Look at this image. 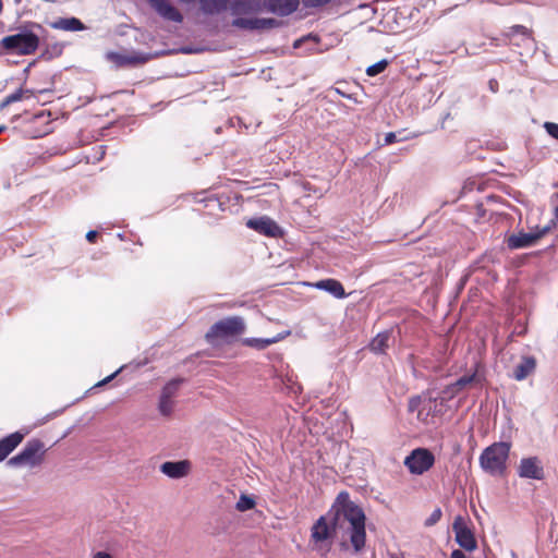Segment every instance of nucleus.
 <instances>
[{"mask_svg":"<svg viewBox=\"0 0 558 558\" xmlns=\"http://www.w3.org/2000/svg\"><path fill=\"white\" fill-rule=\"evenodd\" d=\"M328 518L338 531L349 536L355 553H360L365 547V513L362 508L349 499L347 493L338 495L328 512Z\"/></svg>","mask_w":558,"mask_h":558,"instance_id":"1","label":"nucleus"},{"mask_svg":"<svg viewBox=\"0 0 558 558\" xmlns=\"http://www.w3.org/2000/svg\"><path fill=\"white\" fill-rule=\"evenodd\" d=\"M260 0H233L230 5L231 14L234 17L232 25L236 28L255 31L271 28L278 25L275 19L251 17L260 11Z\"/></svg>","mask_w":558,"mask_h":558,"instance_id":"2","label":"nucleus"},{"mask_svg":"<svg viewBox=\"0 0 558 558\" xmlns=\"http://www.w3.org/2000/svg\"><path fill=\"white\" fill-rule=\"evenodd\" d=\"M510 448L509 442H494L481 453V468L493 476L502 475L507 469Z\"/></svg>","mask_w":558,"mask_h":558,"instance_id":"3","label":"nucleus"},{"mask_svg":"<svg viewBox=\"0 0 558 558\" xmlns=\"http://www.w3.org/2000/svg\"><path fill=\"white\" fill-rule=\"evenodd\" d=\"M0 44L12 53L27 56L37 50L39 37L33 31L24 29L17 34L4 37Z\"/></svg>","mask_w":558,"mask_h":558,"instance_id":"4","label":"nucleus"},{"mask_svg":"<svg viewBox=\"0 0 558 558\" xmlns=\"http://www.w3.org/2000/svg\"><path fill=\"white\" fill-rule=\"evenodd\" d=\"M337 530L331 521H328L327 517H320L311 530V542L313 543L314 550L322 556L327 555L331 548V539Z\"/></svg>","mask_w":558,"mask_h":558,"instance_id":"5","label":"nucleus"},{"mask_svg":"<svg viewBox=\"0 0 558 558\" xmlns=\"http://www.w3.org/2000/svg\"><path fill=\"white\" fill-rule=\"evenodd\" d=\"M45 457V446L39 439H32L27 441L23 450L12 457L8 461V465L13 468L27 466L36 468L41 464Z\"/></svg>","mask_w":558,"mask_h":558,"instance_id":"6","label":"nucleus"},{"mask_svg":"<svg viewBox=\"0 0 558 558\" xmlns=\"http://www.w3.org/2000/svg\"><path fill=\"white\" fill-rule=\"evenodd\" d=\"M246 325L242 317L232 316L215 323L206 333V339L209 342L216 339H225L242 335L245 331Z\"/></svg>","mask_w":558,"mask_h":558,"instance_id":"7","label":"nucleus"},{"mask_svg":"<svg viewBox=\"0 0 558 558\" xmlns=\"http://www.w3.org/2000/svg\"><path fill=\"white\" fill-rule=\"evenodd\" d=\"M435 462L434 454L425 448L414 449L404 460V465L412 474L421 475L428 471Z\"/></svg>","mask_w":558,"mask_h":558,"instance_id":"8","label":"nucleus"},{"mask_svg":"<svg viewBox=\"0 0 558 558\" xmlns=\"http://www.w3.org/2000/svg\"><path fill=\"white\" fill-rule=\"evenodd\" d=\"M452 530L456 535V542L460 545V547L468 551H473L476 549L477 542L466 518L457 515L452 523Z\"/></svg>","mask_w":558,"mask_h":558,"instance_id":"9","label":"nucleus"},{"mask_svg":"<svg viewBox=\"0 0 558 558\" xmlns=\"http://www.w3.org/2000/svg\"><path fill=\"white\" fill-rule=\"evenodd\" d=\"M441 403H438L433 398H422L420 396L413 397L409 401V411L417 412V418L423 423H429L440 410L438 409Z\"/></svg>","mask_w":558,"mask_h":558,"instance_id":"10","label":"nucleus"},{"mask_svg":"<svg viewBox=\"0 0 558 558\" xmlns=\"http://www.w3.org/2000/svg\"><path fill=\"white\" fill-rule=\"evenodd\" d=\"M181 379L170 380L161 390L158 410L161 415L170 416L174 409V398L179 391Z\"/></svg>","mask_w":558,"mask_h":558,"instance_id":"11","label":"nucleus"},{"mask_svg":"<svg viewBox=\"0 0 558 558\" xmlns=\"http://www.w3.org/2000/svg\"><path fill=\"white\" fill-rule=\"evenodd\" d=\"M518 475L522 478L543 480L544 466L539 458H522L517 468Z\"/></svg>","mask_w":558,"mask_h":558,"instance_id":"12","label":"nucleus"},{"mask_svg":"<svg viewBox=\"0 0 558 558\" xmlns=\"http://www.w3.org/2000/svg\"><path fill=\"white\" fill-rule=\"evenodd\" d=\"M547 231L548 228L546 227L542 230L512 234L507 240L508 247L511 250H518L533 246L545 233H547Z\"/></svg>","mask_w":558,"mask_h":558,"instance_id":"13","label":"nucleus"},{"mask_svg":"<svg viewBox=\"0 0 558 558\" xmlns=\"http://www.w3.org/2000/svg\"><path fill=\"white\" fill-rule=\"evenodd\" d=\"M485 380L483 368L476 364L470 374H464L456 380V387L460 392L470 390L472 388L482 387Z\"/></svg>","mask_w":558,"mask_h":558,"instance_id":"14","label":"nucleus"},{"mask_svg":"<svg viewBox=\"0 0 558 558\" xmlns=\"http://www.w3.org/2000/svg\"><path fill=\"white\" fill-rule=\"evenodd\" d=\"M151 8L165 20L180 23L183 20L180 11L169 0H147Z\"/></svg>","mask_w":558,"mask_h":558,"instance_id":"15","label":"nucleus"},{"mask_svg":"<svg viewBox=\"0 0 558 558\" xmlns=\"http://www.w3.org/2000/svg\"><path fill=\"white\" fill-rule=\"evenodd\" d=\"M246 226L262 234L276 236L280 229L277 223L268 217H259L247 220Z\"/></svg>","mask_w":558,"mask_h":558,"instance_id":"16","label":"nucleus"},{"mask_svg":"<svg viewBox=\"0 0 558 558\" xmlns=\"http://www.w3.org/2000/svg\"><path fill=\"white\" fill-rule=\"evenodd\" d=\"M265 4L270 12L287 16L298 9L300 0H265Z\"/></svg>","mask_w":558,"mask_h":558,"instance_id":"17","label":"nucleus"},{"mask_svg":"<svg viewBox=\"0 0 558 558\" xmlns=\"http://www.w3.org/2000/svg\"><path fill=\"white\" fill-rule=\"evenodd\" d=\"M190 470V463L187 461H177V462H165L160 466V471L171 477V478H181L187 475Z\"/></svg>","mask_w":558,"mask_h":558,"instance_id":"18","label":"nucleus"},{"mask_svg":"<svg viewBox=\"0 0 558 558\" xmlns=\"http://www.w3.org/2000/svg\"><path fill=\"white\" fill-rule=\"evenodd\" d=\"M24 434L15 432L0 440V462L22 442Z\"/></svg>","mask_w":558,"mask_h":558,"instance_id":"19","label":"nucleus"},{"mask_svg":"<svg viewBox=\"0 0 558 558\" xmlns=\"http://www.w3.org/2000/svg\"><path fill=\"white\" fill-rule=\"evenodd\" d=\"M290 335V331H284L282 333H278L276 337L272 338H245L242 340V343L244 345L257 349V350H264L270 344L277 343L281 340H283L287 336Z\"/></svg>","mask_w":558,"mask_h":558,"instance_id":"20","label":"nucleus"},{"mask_svg":"<svg viewBox=\"0 0 558 558\" xmlns=\"http://www.w3.org/2000/svg\"><path fill=\"white\" fill-rule=\"evenodd\" d=\"M536 366V361L532 356H524L520 363L513 368V377L517 380H523L531 375Z\"/></svg>","mask_w":558,"mask_h":558,"instance_id":"21","label":"nucleus"},{"mask_svg":"<svg viewBox=\"0 0 558 558\" xmlns=\"http://www.w3.org/2000/svg\"><path fill=\"white\" fill-rule=\"evenodd\" d=\"M315 287L319 290H324L332 294L335 298L338 299H342L345 296L343 286L338 280L335 279H325L317 281L315 283Z\"/></svg>","mask_w":558,"mask_h":558,"instance_id":"22","label":"nucleus"},{"mask_svg":"<svg viewBox=\"0 0 558 558\" xmlns=\"http://www.w3.org/2000/svg\"><path fill=\"white\" fill-rule=\"evenodd\" d=\"M52 28L61 29L66 32H76L83 31L85 28L84 24L76 17H63L54 21L51 24Z\"/></svg>","mask_w":558,"mask_h":558,"instance_id":"23","label":"nucleus"},{"mask_svg":"<svg viewBox=\"0 0 558 558\" xmlns=\"http://www.w3.org/2000/svg\"><path fill=\"white\" fill-rule=\"evenodd\" d=\"M229 0H199L201 10L206 14H218L227 9Z\"/></svg>","mask_w":558,"mask_h":558,"instance_id":"24","label":"nucleus"},{"mask_svg":"<svg viewBox=\"0 0 558 558\" xmlns=\"http://www.w3.org/2000/svg\"><path fill=\"white\" fill-rule=\"evenodd\" d=\"M390 336L391 333L389 331L378 333L369 343L371 351L375 353H384L389 347Z\"/></svg>","mask_w":558,"mask_h":558,"instance_id":"25","label":"nucleus"},{"mask_svg":"<svg viewBox=\"0 0 558 558\" xmlns=\"http://www.w3.org/2000/svg\"><path fill=\"white\" fill-rule=\"evenodd\" d=\"M507 35L509 36L510 41L512 44H514V45H519V43L514 41V37L517 35H521L522 36V40L525 44H531L533 41L529 29L526 27L522 26V25H514V26H512L510 28L509 33H507Z\"/></svg>","mask_w":558,"mask_h":558,"instance_id":"26","label":"nucleus"},{"mask_svg":"<svg viewBox=\"0 0 558 558\" xmlns=\"http://www.w3.org/2000/svg\"><path fill=\"white\" fill-rule=\"evenodd\" d=\"M112 58L120 65L144 63L147 61V58H145V57H129V56H121V54H112Z\"/></svg>","mask_w":558,"mask_h":558,"instance_id":"27","label":"nucleus"},{"mask_svg":"<svg viewBox=\"0 0 558 558\" xmlns=\"http://www.w3.org/2000/svg\"><path fill=\"white\" fill-rule=\"evenodd\" d=\"M254 507H255V500L247 495H241V497L239 498V500L235 505L236 510H239L241 512L251 510Z\"/></svg>","mask_w":558,"mask_h":558,"instance_id":"28","label":"nucleus"},{"mask_svg":"<svg viewBox=\"0 0 558 558\" xmlns=\"http://www.w3.org/2000/svg\"><path fill=\"white\" fill-rule=\"evenodd\" d=\"M388 65V62L386 60H380L379 62L371 65L366 70V74L368 76H376L379 73H381Z\"/></svg>","mask_w":558,"mask_h":558,"instance_id":"29","label":"nucleus"},{"mask_svg":"<svg viewBox=\"0 0 558 558\" xmlns=\"http://www.w3.org/2000/svg\"><path fill=\"white\" fill-rule=\"evenodd\" d=\"M23 97V90L19 89L13 94L7 96L4 100L1 102L0 108H4L13 102L20 101Z\"/></svg>","mask_w":558,"mask_h":558,"instance_id":"30","label":"nucleus"},{"mask_svg":"<svg viewBox=\"0 0 558 558\" xmlns=\"http://www.w3.org/2000/svg\"><path fill=\"white\" fill-rule=\"evenodd\" d=\"M460 392V390H458V387H456V381L448 385L444 390H442V399H452L454 398L456 396H458Z\"/></svg>","mask_w":558,"mask_h":558,"instance_id":"31","label":"nucleus"},{"mask_svg":"<svg viewBox=\"0 0 558 558\" xmlns=\"http://www.w3.org/2000/svg\"><path fill=\"white\" fill-rule=\"evenodd\" d=\"M441 518V510L439 508L435 509L430 517L425 521L426 526L434 525L437 523Z\"/></svg>","mask_w":558,"mask_h":558,"instance_id":"32","label":"nucleus"},{"mask_svg":"<svg viewBox=\"0 0 558 558\" xmlns=\"http://www.w3.org/2000/svg\"><path fill=\"white\" fill-rule=\"evenodd\" d=\"M331 0H302L306 8H317L329 3Z\"/></svg>","mask_w":558,"mask_h":558,"instance_id":"33","label":"nucleus"},{"mask_svg":"<svg viewBox=\"0 0 558 558\" xmlns=\"http://www.w3.org/2000/svg\"><path fill=\"white\" fill-rule=\"evenodd\" d=\"M544 128L546 129V131L548 132V134L550 136L558 140V124L551 123V122H546Z\"/></svg>","mask_w":558,"mask_h":558,"instance_id":"34","label":"nucleus"},{"mask_svg":"<svg viewBox=\"0 0 558 558\" xmlns=\"http://www.w3.org/2000/svg\"><path fill=\"white\" fill-rule=\"evenodd\" d=\"M308 40H312V41H314V43H317V38H316V36L308 35V36H305V37H302V38H300V39L295 40V41H294L293 47H294V48H299V47H301V45H302L304 41H308Z\"/></svg>","mask_w":558,"mask_h":558,"instance_id":"35","label":"nucleus"},{"mask_svg":"<svg viewBox=\"0 0 558 558\" xmlns=\"http://www.w3.org/2000/svg\"><path fill=\"white\" fill-rule=\"evenodd\" d=\"M399 140L397 138V134L393 133V132H390V133H387L385 135V138H384V142L386 145H390V144H393L396 142H398Z\"/></svg>","mask_w":558,"mask_h":558,"instance_id":"36","label":"nucleus"},{"mask_svg":"<svg viewBox=\"0 0 558 558\" xmlns=\"http://www.w3.org/2000/svg\"><path fill=\"white\" fill-rule=\"evenodd\" d=\"M90 558H113L111 554L105 550H98L92 554Z\"/></svg>","mask_w":558,"mask_h":558,"instance_id":"37","label":"nucleus"},{"mask_svg":"<svg viewBox=\"0 0 558 558\" xmlns=\"http://www.w3.org/2000/svg\"><path fill=\"white\" fill-rule=\"evenodd\" d=\"M450 558H466L465 555L459 550V549H454L452 553H451V556Z\"/></svg>","mask_w":558,"mask_h":558,"instance_id":"38","label":"nucleus"},{"mask_svg":"<svg viewBox=\"0 0 558 558\" xmlns=\"http://www.w3.org/2000/svg\"><path fill=\"white\" fill-rule=\"evenodd\" d=\"M96 238H97V232L94 231V230L88 231L87 234H86V239L89 242H94Z\"/></svg>","mask_w":558,"mask_h":558,"instance_id":"39","label":"nucleus"},{"mask_svg":"<svg viewBox=\"0 0 558 558\" xmlns=\"http://www.w3.org/2000/svg\"><path fill=\"white\" fill-rule=\"evenodd\" d=\"M117 373L108 376L107 378H105L102 381H100L98 385L101 386V385H105L107 383H109L114 376H116Z\"/></svg>","mask_w":558,"mask_h":558,"instance_id":"40","label":"nucleus"},{"mask_svg":"<svg viewBox=\"0 0 558 558\" xmlns=\"http://www.w3.org/2000/svg\"><path fill=\"white\" fill-rule=\"evenodd\" d=\"M496 86H497V82L496 81H490L489 82V87L490 89L495 93L497 89H496Z\"/></svg>","mask_w":558,"mask_h":558,"instance_id":"41","label":"nucleus"},{"mask_svg":"<svg viewBox=\"0 0 558 558\" xmlns=\"http://www.w3.org/2000/svg\"><path fill=\"white\" fill-rule=\"evenodd\" d=\"M341 547H342V548H348V544H347V542H342V543H341Z\"/></svg>","mask_w":558,"mask_h":558,"instance_id":"42","label":"nucleus"},{"mask_svg":"<svg viewBox=\"0 0 558 558\" xmlns=\"http://www.w3.org/2000/svg\"><path fill=\"white\" fill-rule=\"evenodd\" d=\"M2 11V1L0 0V12Z\"/></svg>","mask_w":558,"mask_h":558,"instance_id":"43","label":"nucleus"},{"mask_svg":"<svg viewBox=\"0 0 558 558\" xmlns=\"http://www.w3.org/2000/svg\"><path fill=\"white\" fill-rule=\"evenodd\" d=\"M2 130H3V128L1 126V128H0V133L2 132Z\"/></svg>","mask_w":558,"mask_h":558,"instance_id":"44","label":"nucleus"}]
</instances>
